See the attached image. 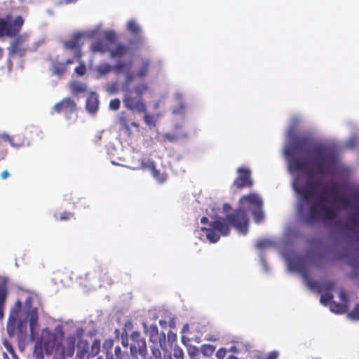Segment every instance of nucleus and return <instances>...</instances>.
I'll return each mask as SVG.
<instances>
[{
    "mask_svg": "<svg viewBox=\"0 0 359 359\" xmlns=\"http://www.w3.org/2000/svg\"><path fill=\"white\" fill-rule=\"evenodd\" d=\"M348 317L353 320H359V303L356 304L353 309L348 313Z\"/></svg>",
    "mask_w": 359,
    "mask_h": 359,
    "instance_id": "c9c22d12",
    "label": "nucleus"
},
{
    "mask_svg": "<svg viewBox=\"0 0 359 359\" xmlns=\"http://www.w3.org/2000/svg\"><path fill=\"white\" fill-rule=\"evenodd\" d=\"M224 351L220 349L217 351V356L219 358H222L224 357Z\"/></svg>",
    "mask_w": 359,
    "mask_h": 359,
    "instance_id": "680f3d73",
    "label": "nucleus"
},
{
    "mask_svg": "<svg viewBox=\"0 0 359 359\" xmlns=\"http://www.w3.org/2000/svg\"><path fill=\"white\" fill-rule=\"evenodd\" d=\"M8 154V148L6 144L0 140V161L5 159Z\"/></svg>",
    "mask_w": 359,
    "mask_h": 359,
    "instance_id": "ea45409f",
    "label": "nucleus"
},
{
    "mask_svg": "<svg viewBox=\"0 0 359 359\" xmlns=\"http://www.w3.org/2000/svg\"><path fill=\"white\" fill-rule=\"evenodd\" d=\"M96 359H102V358L100 356L97 357ZM105 359H114V358L111 353H106Z\"/></svg>",
    "mask_w": 359,
    "mask_h": 359,
    "instance_id": "13d9d810",
    "label": "nucleus"
},
{
    "mask_svg": "<svg viewBox=\"0 0 359 359\" xmlns=\"http://www.w3.org/2000/svg\"><path fill=\"white\" fill-rule=\"evenodd\" d=\"M337 201L346 205H348L350 203L349 199L345 196H341L337 198Z\"/></svg>",
    "mask_w": 359,
    "mask_h": 359,
    "instance_id": "3c124183",
    "label": "nucleus"
},
{
    "mask_svg": "<svg viewBox=\"0 0 359 359\" xmlns=\"http://www.w3.org/2000/svg\"><path fill=\"white\" fill-rule=\"evenodd\" d=\"M114 345V340L111 338L107 339L103 343V348L107 351L106 353H111V350Z\"/></svg>",
    "mask_w": 359,
    "mask_h": 359,
    "instance_id": "37998d69",
    "label": "nucleus"
},
{
    "mask_svg": "<svg viewBox=\"0 0 359 359\" xmlns=\"http://www.w3.org/2000/svg\"><path fill=\"white\" fill-rule=\"evenodd\" d=\"M313 142L312 138L309 136L296 137L284 150L290 172L306 173V184H301L298 179H296L293 182V188L299 196L297 205V212L309 225H314L318 222L327 223L337 216V211L332 206L326 205L323 199L315 201L307 207L311 200L318 196L320 184L311 180L315 172L313 169L308 168L306 161L299 157L298 154L312 151L315 156L313 165L316 171L321 175L330 174L335 167L337 160V151L334 147L323 144L313 145Z\"/></svg>",
    "mask_w": 359,
    "mask_h": 359,
    "instance_id": "f257e3e1",
    "label": "nucleus"
},
{
    "mask_svg": "<svg viewBox=\"0 0 359 359\" xmlns=\"http://www.w3.org/2000/svg\"><path fill=\"white\" fill-rule=\"evenodd\" d=\"M90 354L91 357H94L97 355L100 351V340L95 339L92 344L90 346V349H89Z\"/></svg>",
    "mask_w": 359,
    "mask_h": 359,
    "instance_id": "c85d7f7f",
    "label": "nucleus"
},
{
    "mask_svg": "<svg viewBox=\"0 0 359 359\" xmlns=\"http://www.w3.org/2000/svg\"><path fill=\"white\" fill-rule=\"evenodd\" d=\"M334 283L332 281H329V282H327L326 283H325L324 288L326 290H330L334 287Z\"/></svg>",
    "mask_w": 359,
    "mask_h": 359,
    "instance_id": "864d4df0",
    "label": "nucleus"
},
{
    "mask_svg": "<svg viewBox=\"0 0 359 359\" xmlns=\"http://www.w3.org/2000/svg\"><path fill=\"white\" fill-rule=\"evenodd\" d=\"M54 217L56 220L67 221L74 217V213L72 212L64 211L59 216L55 215Z\"/></svg>",
    "mask_w": 359,
    "mask_h": 359,
    "instance_id": "72a5a7b5",
    "label": "nucleus"
},
{
    "mask_svg": "<svg viewBox=\"0 0 359 359\" xmlns=\"http://www.w3.org/2000/svg\"><path fill=\"white\" fill-rule=\"evenodd\" d=\"M152 356L145 359H172L171 351L165 346H163L161 343L151 348Z\"/></svg>",
    "mask_w": 359,
    "mask_h": 359,
    "instance_id": "2eb2a0df",
    "label": "nucleus"
},
{
    "mask_svg": "<svg viewBox=\"0 0 359 359\" xmlns=\"http://www.w3.org/2000/svg\"><path fill=\"white\" fill-rule=\"evenodd\" d=\"M201 222L202 224H207L208 222V218L206 217H203L201 219Z\"/></svg>",
    "mask_w": 359,
    "mask_h": 359,
    "instance_id": "e2e57ef3",
    "label": "nucleus"
},
{
    "mask_svg": "<svg viewBox=\"0 0 359 359\" xmlns=\"http://www.w3.org/2000/svg\"><path fill=\"white\" fill-rule=\"evenodd\" d=\"M238 204L246 213L249 211L252 212L256 223L259 224L264 221L263 201L259 195L255 193L243 195L240 198Z\"/></svg>",
    "mask_w": 359,
    "mask_h": 359,
    "instance_id": "20e7f679",
    "label": "nucleus"
},
{
    "mask_svg": "<svg viewBox=\"0 0 359 359\" xmlns=\"http://www.w3.org/2000/svg\"><path fill=\"white\" fill-rule=\"evenodd\" d=\"M116 40L117 36L114 31H107L104 34V40L94 41L90 46V49L93 53H109L111 47H109V43L113 44Z\"/></svg>",
    "mask_w": 359,
    "mask_h": 359,
    "instance_id": "9d476101",
    "label": "nucleus"
},
{
    "mask_svg": "<svg viewBox=\"0 0 359 359\" xmlns=\"http://www.w3.org/2000/svg\"><path fill=\"white\" fill-rule=\"evenodd\" d=\"M2 138L5 142H9L12 147H18L20 146V144H15L13 142V137H11L8 135H3Z\"/></svg>",
    "mask_w": 359,
    "mask_h": 359,
    "instance_id": "49530a36",
    "label": "nucleus"
},
{
    "mask_svg": "<svg viewBox=\"0 0 359 359\" xmlns=\"http://www.w3.org/2000/svg\"><path fill=\"white\" fill-rule=\"evenodd\" d=\"M344 226L348 230H354L359 227V218L357 215H353L348 218Z\"/></svg>",
    "mask_w": 359,
    "mask_h": 359,
    "instance_id": "393cba45",
    "label": "nucleus"
},
{
    "mask_svg": "<svg viewBox=\"0 0 359 359\" xmlns=\"http://www.w3.org/2000/svg\"><path fill=\"white\" fill-rule=\"evenodd\" d=\"M99 100L95 93H91L87 98L86 108L91 114L95 113L98 109Z\"/></svg>",
    "mask_w": 359,
    "mask_h": 359,
    "instance_id": "6ab92c4d",
    "label": "nucleus"
},
{
    "mask_svg": "<svg viewBox=\"0 0 359 359\" xmlns=\"http://www.w3.org/2000/svg\"><path fill=\"white\" fill-rule=\"evenodd\" d=\"M130 352L139 353L143 356L147 353L146 341L137 332H134L131 334Z\"/></svg>",
    "mask_w": 359,
    "mask_h": 359,
    "instance_id": "f8f14e48",
    "label": "nucleus"
},
{
    "mask_svg": "<svg viewBox=\"0 0 359 359\" xmlns=\"http://www.w3.org/2000/svg\"><path fill=\"white\" fill-rule=\"evenodd\" d=\"M338 193V188L336 184H333L329 190L325 188H323L320 193V198L325 201V196H335Z\"/></svg>",
    "mask_w": 359,
    "mask_h": 359,
    "instance_id": "5701e85b",
    "label": "nucleus"
},
{
    "mask_svg": "<svg viewBox=\"0 0 359 359\" xmlns=\"http://www.w3.org/2000/svg\"><path fill=\"white\" fill-rule=\"evenodd\" d=\"M121 101L118 98L111 100L109 102V109L113 111H116L119 109Z\"/></svg>",
    "mask_w": 359,
    "mask_h": 359,
    "instance_id": "c03bdc74",
    "label": "nucleus"
},
{
    "mask_svg": "<svg viewBox=\"0 0 359 359\" xmlns=\"http://www.w3.org/2000/svg\"><path fill=\"white\" fill-rule=\"evenodd\" d=\"M83 34L81 33H76L72 39L67 41L64 43V46L67 49L69 50H76V54L74 55V59L76 60H79L81 58L82 54L81 52V46L80 43L81 38Z\"/></svg>",
    "mask_w": 359,
    "mask_h": 359,
    "instance_id": "4468645a",
    "label": "nucleus"
},
{
    "mask_svg": "<svg viewBox=\"0 0 359 359\" xmlns=\"http://www.w3.org/2000/svg\"><path fill=\"white\" fill-rule=\"evenodd\" d=\"M5 304H0V319L4 318V309Z\"/></svg>",
    "mask_w": 359,
    "mask_h": 359,
    "instance_id": "052dcab7",
    "label": "nucleus"
},
{
    "mask_svg": "<svg viewBox=\"0 0 359 359\" xmlns=\"http://www.w3.org/2000/svg\"><path fill=\"white\" fill-rule=\"evenodd\" d=\"M29 329H30V336L31 337H34V331L37 329L38 325V314L36 310H33L29 313Z\"/></svg>",
    "mask_w": 359,
    "mask_h": 359,
    "instance_id": "412c9836",
    "label": "nucleus"
},
{
    "mask_svg": "<svg viewBox=\"0 0 359 359\" xmlns=\"http://www.w3.org/2000/svg\"><path fill=\"white\" fill-rule=\"evenodd\" d=\"M238 177L234 180L233 186L238 189L251 188L253 180L251 177V171L248 168L241 167L237 170Z\"/></svg>",
    "mask_w": 359,
    "mask_h": 359,
    "instance_id": "9b49d317",
    "label": "nucleus"
},
{
    "mask_svg": "<svg viewBox=\"0 0 359 359\" xmlns=\"http://www.w3.org/2000/svg\"><path fill=\"white\" fill-rule=\"evenodd\" d=\"M63 337L64 332L62 325L56 326L53 332L47 328L43 329L41 339L35 342L33 350L34 357L36 359H43V351L48 355L51 354L57 344V338L62 339Z\"/></svg>",
    "mask_w": 359,
    "mask_h": 359,
    "instance_id": "7ed1b4c3",
    "label": "nucleus"
},
{
    "mask_svg": "<svg viewBox=\"0 0 359 359\" xmlns=\"http://www.w3.org/2000/svg\"><path fill=\"white\" fill-rule=\"evenodd\" d=\"M269 242L266 240H259L256 243V247L257 249L262 250L267 246Z\"/></svg>",
    "mask_w": 359,
    "mask_h": 359,
    "instance_id": "09e8293b",
    "label": "nucleus"
},
{
    "mask_svg": "<svg viewBox=\"0 0 359 359\" xmlns=\"http://www.w3.org/2000/svg\"><path fill=\"white\" fill-rule=\"evenodd\" d=\"M107 90L111 93L114 94L118 91V83L113 82L107 86Z\"/></svg>",
    "mask_w": 359,
    "mask_h": 359,
    "instance_id": "a18cd8bd",
    "label": "nucleus"
},
{
    "mask_svg": "<svg viewBox=\"0 0 359 359\" xmlns=\"http://www.w3.org/2000/svg\"><path fill=\"white\" fill-rule=\"evenodd\" d=\"M215 347L211 344H203L201 346V351L206 357H209L215 352Z\"/></svg>",
    "mask_w": 359,
    "mask_h": 359,
    "instance_id": "7c9ffc66",
    "label": "nucleus"
},
{
    "mask_svg": "<svg viewBox=\"0 0 359 359\" xmlns=\"http://www.w3.org/2000/svg\"><path fill=\"white\" fill-rule=\"evenodd\" d=\"M53 110L58 114H72L76 110V104L72 98L65 97L54 105Z\"/></svg>",
    "mask_w": 359,
    "mask_h": 359,
    "instance_id": "ddd939ff",
    "label": "nucleus"
},
{
    "mask_svg": "<svg viewBox=\"0 0 359 359\" xmlns=\"http://www.w3.org/2000/svg\"><path fill=\"white\" fill-rule=\"evenodd\" d=\"M11 18V14H8L4 18H0V38H14L20 34L24 19L20 15L17 16L13 21Z\"/></svg>",
    "mask_w": 359,
    "mask_h": 359,
    "instance_id": "423d86ee",
    "label": "nucleus"
},
{
    "mask_svg": "<svg viewBox=\"0 0 359 359\" xmlns=\"http://www.w3.org/2000/svg\"><path fill=\"white\" fill-rule=\"evenodd\" d=\"M63 338L62 339L57 338L54 351L55 354H57L62 359H65L67 357H72L74 354L76 339L74 336H69L65 339V344L63 345L61 341Z\"/></svg>",
    "mask_w": 359,
    "mask_h": 359,
    "instance_id": "1a4fd4ad",
    "label": "nucleus"
},
{
    "mask_svg": "<svg viewBox=\"0 0 359 359\" xmlns=\"http://www.w3.org/2000/svg\"><path fill=\"white\" fill-rule=\"evenodd\" d=\"M226 359H238L236 356L233 355H229Z\"/></svg>",
    "mask_w": 359,
    "mask_h": 359,
    "instance_id": "774afa93",
    "label": "nucleus"
},
{
    "mask_svg": "<svg viewBox=\"0 0 359 359\" xmlns=\"http://www.w3.org/2000/svg\"><path fill=\"white\" fill-rule=\"evenodd\" d=\"M7 289L5 285H0V304H5L7 297Z\"/></svg>",
    "mask_w": 359,
    "mask_h": 359,
    "instance_id": "a19ab883",
    "label": "nucleus"
},
{
    "mask_svg": "<svg viewBox=\"0 0 359 359\" xmlns=\"http://www.w3.org/2000/svg\"><path fill=\"white\" fill-rule=\"evenodd\" d=\"M118 123L121 125L122 129H123L125 130V132L126 133H128V135H130L131 130H130V124L128 123L126 118L123 116L119 117Z\"/></svg>",
    "mask_w": 359,
    "mask_h": 359,
    "instance_id": "f704fd0d",
    "label": "nucleus"
},
{
    "mask_svg": "<svg viewBox=\"0 0 359 359\" xmlns=\"http://www.w3.org/2000/svg\"><path fill=\"white\" fill-rule=\"evenodd\" d=\"M74 58H69V59H67L65 62H63L64 64L66 65V68L67 69V67L70 65H72V63H74Z\"/></svg>",
    "mask_w": 359,
    "mask_h": 359,
    "instance_id": "bf43d9fd",
    "label": "nucleus"
},
{
    "mask_svg": "<svg viewBox=\"0 0 359 359\" xmlns=\"http://www.w3.org/2000/svg\"><path fill=\"white\" fill-rule=\"evenodd\" d=\"M140 168L142 169L147 168L151 172L156 168L155 162L151 160H147L146 161L142 160L140 163Z\"/></svg>",
    "mask_w": 359,
    "mask_h": 359,
    "instance_id": "2f4dec72",
    "label": "nucleus"
},
{
    "mask_svg": "<svg viewBox=\"0 0 359 359\" xmlns=\"http://www.w3.org/2000/svg\"><path fill=\"white\" fill-rule=\"evenodd\" d=\"M134 79V74L127 72L122 85V90L124 92L123 102L125 107L130 111L144 113L147 111V106L144 102L143 95L148 90L149 87L147 83H140L133 88H130Z\"/></svg>",
    "mask_w": 359,
    "mask_h": 359,
    "instance_id": "f03ea898",
    "label": "nucleus"
},
{
    "mask_svg": "<svg viewBox=\"0 0 359 359\" xmlns=\"http://www.w3.org/2000/svg\"><path fill=\"white\" fill-rule=\"evenodd\" d=\"M229 225L233 226L239 233L246 234L248 231L249 219L247 213L239 206L232 213L227 215Z\"/></svg>",
    "mask_w": 359,
    "mask_h": 359,
    "instance_id": "0eeeda50",
    "label": "nucleus"
},
{
    "mask_svg": "<svg viewBox=\"0 0 359 359\" xmlns=\"http://www.w3.org/2000/svg\"><path fill=\"white\" fill-rule=\"evenodd\" d=\"M74 72L79 76L85 75L86 73V67L85 64L83 62L80 63V65L75 68Z\"/></svg>",
    "mask_w": 359,
    "mask_h": 359,
    "instance_id": "79ce46f5",
    "label": "nucleus"
},
{
    "mask_svg": "<svg viewBox=\"0 0 359 359\" xmlns=\"http://www.w3.org/2000/svg\"><path fill=\"white\" fill-rule=\"evenodd\" d=\"M201 231L205 233L207 239L212 243H217L220 236H227L230 231V225L227 218L217 217L210 223V227H201Z\"/></svg>",
    "mask_w": 359,
    "mask_h": 359,
    "instance_id": "39448f33",
    "label": "nucleus"
},
{
    "mask_svg": "<svg viewBox=\"0 0 359 359\" xmlns=\"http://www.w3.org/2000/svg\"><path fill=\"white\" fill-rule=\"evenodd\" d=\"M0 176L2 180H6L10 176V173L7 170H5L1 173Z\"/></svg>",
    "mask_w": 359,
    "mask_h": 359,
    "instance_id": "6e6d98bb",
    "label": "nucleus"
},
{
    "mask_svg": "<svg viewBox=\"0 0 359 359\" xmlns=\"http://www.w3.org/2000/svg\"><path fill=\"white\" fill-rule=\"evenodd\" d=\"M71 89L74 94L82 93L87 90V86L86 84L74 82L71 85Z\"/></svg>",
    "mask_w": 359,
    "mask_h": 359,
    "instance_id": "cd10ccee",
    "label": "nucleus"
},
{
    "mask_svg": "<svg viewBox=\"0 0 359 359\" xmlns=\"http://www.w3.org/2000/svg\"><path fill=\"white\" fill-rule=\"evenodd\" d=\"M24 41V39L22 36L17 37L11 43L10 47V53L18 54L20 56L25 55L26 49L22 47V44Z\"/></svg>",
    "mask_w": 359,
    "mask_h": 359,
    "instance_id": "a211bd4d",
    "label": "nucleus"
},
{
    "mask_svg": "<svg viewBox=\"0 0 359 359\" xmlns=\"http://www.w3.org/2000/svg\"><path fill=\"white\" fill-rule=\"evenodd\" d=\"M151 65V61L149 59H143L141 64L135 73H133L135 78L142 79L148 74L149 69Z\"/></svg>",
    "mask_w": 359,
    "mask_h": 359,
    "instance_id": "aec40b11",
    "label": "nucleus"
},
{
    "mask_svg": "<svg viewBox=\"0 0 359 359\" xmlns=\"http://www.w3.org/2000/svg\"><path fill=\"white\" fill-rule=\"evenodd\" d=\"M278 358V353L276 351H272L269 353V354L267 355V357L265 359H277Z\"/></svg>",
    "mask_w": 359,
    "mask_h": 359,
    "instance_id": "5fc2aeb1",
    "label": "nucleus"
},
{
    "mask_svg": "<svg viewBox=\"0 0 359 359\" xmlns=\"http://www.w3.org/2000/svg\"><path fill=\"white\" fill-rule=\"evenodd\" d=\"M131 62L118 61L114 66L107 62H102L97 67L96 71L101 76H104L111 72H114L116 74L123 73L126 76L127 72H131Z\"/></svg>",
    "mask_w": 359,
    "mask_h": 359,
    "instance_id": "6e6552de",
    "label": "nucleus"
},
{
    "mask_svg": "<svg viewBox=\"0 0 359 359\" xmlns=\"http://www.w3.org/2000/svg\"><path fill=\"white\" fill-rule=\"evenodd\" d=\"M174 357L176 359H184V353L181 348L175 349Z\"/></svg>",
    "mask_w": 359,
    "mask_h": 359,
    "instance_id": "8fccbe9b",
    "label": "nucleus"
},
{
    "mask_svg": "<svg viewBox=\"0 0 359 359\" xmlns=\"http://www.w3.org/2000/svg\"><path fill=\"white\" fill-rule=\"evenodd\" d=\"M91 357L89 351V344L87 340L80 339L77 344V359H89Z\"/></svg>",
    "mask_w": 359,
    "mask_h": 359,
    "instance_id": "f3484780",
    "label": "nucleus"
},
{
    "mask_svg": "<svg viewBox=\"0 0 359 359\" xmlns=\"http://www.w3.org/2000/svg\"><path fill=\"white\" fill-rule=\"evenodd\" d=\"M339 298L342 302V304H346L348 305L349 301L348 297L347 294L343 290H341L339 292Z\"/></svg>",
    "mask_w": 359,
    "mask_h": 359,
    "instance_id": "de8ad7c7",
    "label": "nucleus"
},
{
    "mask_svg": "<svg viewBox=\"0 0 359 359\" xmlns=\"http://www.w3.org/2000/svg\"><path fill=\"white\" fill-rule=\"evenodd\" d=\"M114 353L117 359H131L132 353L128 351H123L120 346H116Z\"/></svg>",
    "mask_w": 359,
    "mask_h": 359,
    "instance_id": "bb28decb",
    "label": "nucleus"
},
{
    "mask_svg": "<svg viewBox=\"0 0 359 359\" xmlns=\"http://www.w3.org/2000/svg\"><path fill=\"white\" fill-rule=\"evenodd\" d=\"M169 325L170 327H174V325H175V319L174 318H172L170 320Z\"/></svg>",
    "mask_w": 359,
    "mask_h": 359,
    "instance_id": "0e129e2a",
    "label": "nucleus"
},
{
    "mask_svg": "<svg viewBox=\"0 0 359 359\" xmlns=\"http://www.w3.org/2000/svg\"><path fill=\"white\" fill-rule=\"evenodd\" d=\"M113 48H110L109 56L112 59L123 58L130 52V48L123 43H114Z\"/></svg>",
    "mask_w": 359,
    "mask_h": 359,
    "instance_id": "dca6fc26",
    "label": "nucleus"
},
{
    "mask_svg": "<svg viewBox=\"0 0 359 359\" xmlns=\"http://www.w3.org/2000/svg\"><path fill=\"white\" fill-rule=\"evenodd\" d=\"M348 306L346 304L337 303L332 301L330 304V310L332 312L342 314L345 313L348 310Z\"/></svg>",
    "mask_w": 359,
    "mask_h": 359,
    "instance_id": "4be33fe9",
    "label": "nucleus"
},
{
    "mask_svg": "<svg viewBox=\"0 0 359 359\" xmlns=\"http://www.w3.org/2000/svg\"><path fill=\"white\" fill-rule=\"evenodd\" d=\"M199 353V349L196 346H191L188 348V354L191 359H198Z\"/></svg>",
    "mask_w": 359,
    "mask_h": 359,
    "instance_id": "e433bc0d",
    "label": "nucleus"
},
{
    "mask_svg": "<svg viewBox=\"0 0 359 359\" xmlns=\"http://www.w3.org/2000/svg\"><path fill=\"white\" fill-rule=\"evenodd\" d=\"M52 68L53 74L58 76L62 75L67 71L66 65L62 62H53Z\"/></svg>",
    "mask_w": 359,
    "mask_h": 359,
    "instance_id": "b1692460",
    "label": "nucleus"
},
{
    "mask_svg": "<svg viewBox=\"0 0 359 359\" xmlns=\"http://www.w3.org/2000/svg\"><path fill=\"white\" fill-rule=\"evenodd\" d=\"M304 278L305 280L306 281V285L313 290H318L320 292L321 290V285L317 281L311 280L307 274L304 275Z\"/></svg>",
    "mask_w": 359,
    "mask_h": 359,
    "instance_id": "c756f323",
    "label": "nucleus"
},
{
    "mask_svg": "<svg viewBox=\"0 0 359 359\" xmlns=\"http://www.w3.org/2000/svg\"><path fill=\"white\" fill-rule=\"evenodd\" d=\"M333 299V295L332 293L327 292L324 294H322L320 296V302L323 304L327 305V304L332 302V299Z\"/></svg>",
    "mask_w": 359,
    "mask_h": 359,
    "instance_id": "58836bf2",
    "label": "nucleus"
},
{
    "mask_svg": "<svg viewBox=\"0 0 359 359\" xmlns=\"http://www.w3.org/2000/svg\"><path fill=\"white\" fill-rule=\"evenodd\" d=\"M4 50L1 47H0V60L4 57Z\"/></svg>",
    "mask_w": 359,
    "mask_h": 359,
    "instance_id": "69168bd1",
    "label": "nucleus"
},
{
    "mask_svg": "<svg viewBox=\"0 0 359 359\" xmlns=\"http://www.w3.org/2000/svg\"><path fill=\"white\" fill-rule=\"evenodd\" d=\"M348 264L354 269L359 268V260L351 259Z\"/></svg>",
    "mask_w": 359,
    "mask_h": 359,
    "instance_id": "603ef678",
    "label": "nucleus"
},
{
    "mask_svg": "<svg viewBox=\"0 0 359 359\" xmlns=\"http://www.w3.org/2000/svg\"><path fill=\"white\" fill-rule=\"evenodd\" d=\"M159 324H160V325H161V326H164V325H167V322H166L165 320H161L159 321Z\"/></svg>",
    "mask_w": 359,
    "mask_h": 359,
    "instance_id": "338daca9",
    "label": "nucleus"
},
{
    "mask_svg": "<svg viewBox=\"0 0 359 359\" xmlns=\"http://www.w3.org/2000/svg\"><path fill=\"white\" fill-rule=\"evenodd\" d=\"M5 347L6 348L7 351L9 352H13V349L11 344L7 341H5L4 343Z\"/></svg>",
    "mask_w": 359,
    "mask_h": 359,
    "instance_id": "4d7b16f0",
    "label": "nucleus"
},
{
    "mask_svg": "<svg viewBox=\"0 0 359 359\" xmlns=\"http://www.w3.org/2000/svg\"><path fill=\"white\" fill-rule=\"evenodd\" d=\"M153 177L159 182L163 183L167 180V175L161 173L156 168L151 172Z\"/></svg>",
    "mask_w": 359,
    "mask_h": 359,
    "instance_id": "473e14b6",
    "label": "nucleus"
},
{
    "mask_svg": "<svg viewBox=\"0 0 359 359\" xmlns=\"http://www.w3.org/2000/svg\"><path fill=\"white\" fill-rule=\"evenodd\" d=\"M144 121L145 123L150 126H154L156 125V118L154 115L144 112Z\"/></svg>",
    "mask_w": 359,
    "mask_h": 359,
    "instance_id": "4c0bfd02",
    "label": "nucleus"
},
{
    "mask_svg": "<svg viewBox=\"0 0 359 359\" xmlns=\"http://www.w3.org/2000/svg\"><path fill=\"white\" fill-rule=\"evenodd\" d=\"M128 30L134 35H139L141 32V28L135 20H129L127 23Z\"/></svg>",
    "mask_w": 359,
    "mask_h": 359,
    "instance_id": "a878e982",
    "label": "nucleus"
}]
</instances>
